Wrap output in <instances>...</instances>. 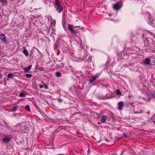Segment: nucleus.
<instances>
[{
	"label": "nucleus",
	"mask_w": 155,
	"mask_h": 155,
	"mask_svg": "<svg viewBox=\"0 0 155 155\" xmlns=\"http://www.w3.org/2000/svg\"><path fill=\"white\" fill-rule=\"evenodd\" d=\"M25 108L28 111H30V107L28 105H27L25 106Z\"/></svg>",
	"instance_id": "17"
},
{
	"label": "nucleus",
	"mask_w": 155,
	"mask_h": 155,
	"mask_svg": "<svg viewBox=\"0 0 155 155\" xmlns=\"http://www.w3.org/2000/svg\"><path fill=\"white\" fill-rule=\"evenodd\" d=\"M118 109L120 110H121L123 106V102L122 101L118 103Z\"/></svg>",
	"instance_id": "6"
},
{
	"label": "nucleus",
	"mask_w": 155,
	"mask_h": 155,
	"mask_svg": "<svg viewBox=\"0 0 155 155\" xmlns=\"http://www.w3.org/2000/svg\"><path fill=\"white\" fill-rule=\"evenodd\" d=\"M23 52L26 56H28V52L26 49H24L23 51Z\"/></svg>",
	"instance_id": "10"
},
{
	"label": "nucleus",
	"mask_w": 155,
	"mask_h": 155,
	"mask_svg": "<svg viewBox=\"0 0 155 155\" xmlns=\"http://www.w3.org/2000/svg\"><path fill=\"white\" fill-rule=\"evenodd\" d=\"M55 4H56L55 7H56V6L60 5V2L58 0H55Z\"/></svg>",
	"instance_id": "15"
},
{
	"label": "nucleus",
	"mask_w": 155,
	"mask_h": 155,
	"mask_svg": "<svg viewBox=\"0 0 155 155\" xmlns=\"http://www.w3.org/2000/svg\"><path fill=\"white\" fill-rule=\"evenodd\" d=\"M39 69L41 71H42L43 70V68H39Z\"/></svg>",
	"instance_id": "21"
},
{
	"label": "nucleus",
	"mask_w": 155,
	"mask_h": 155,
	"mask_svg": "<svg viewBox=\"0 0 155 155\" xmlns=\"http://www.w3.org/2000/svg\"><path fill=\"white\" fill-rule=\"evenodd\" d=\"M13 74L12 73H10L8 74L7 75V77L8 78H12Z\"/></svg>",
	"instance_id": "13"
},
{
	"label": "nucleus",
	"mask_w": 155,
	"mask_h": 155,
	"mask_svg": "<svg viewBox=\"0 0 155 155\" xmlns=\"http://www.w3.org/2000/svg\"><path fill=\"white\" fill-rule=\"evenodd\" d=\"M32 66V65H30L27 67L23 68V69L25 72H28L30 70V69L31 68Z\"/></svg>",
	"instance_id": "7"
},
{
	"label": "nucleus",
	"mask_w": 155,
	"mask_h": 155,
	"mask_svg": "<svg viewBox=\"0 0 155 155\" xmlns=\"http://www.w3.org/2000/svg\"><path fill=\"white\" fill-rule=\"evenodd\" d=\"M25 95V94L24 93L22 92L19 95L20 97H24Z\"/></svg>",
	"instance_id": "19"
},
{
	"label": "nucleus",
	"mask_w": 155,
	"mask_h": 155,
	"mask_svg": "<svg viewBox=\"0 0 155 155\" xmlns=\"http://www.w3.org/2000/svg\"><path fill=\"white\" fill-rule=\"evenodd\" d=\"M6 38L3 33L0 34V40L3 41L4 42L6 43Z\"/></svg>",
	"instance_id": "3"
},
{
	"label": "nucleus",
	"mask_w": 155,
	"mask_h": 155,
	"mask_svg": "<svg viewBox=\"0 0 155 155\" xmlns=\"http://www.w3.org/2000/svg\"><path fill=\"white\" fill-rule=\"evenodd\" d=\"M0 2L4 4L5 5H7V2L6 0H0Z\"/></svg>",
	"instance_id": "14"
},
{
	"label": "nucleus",
	"mask_w": 155,
	"mask_h": 155,
	"mask_svg": "<svg viewBox=\"0 0 155 155\" xmlns=\"http://www.w3.org/2000/svg\"><path fill=\"white\" fill-rule=\"evenodd\" d=\"M58 101H61V99H59V100H58Z\"/></svg>",
	"instance_id": "24"
},
{
	"label": "nucleus",
	"mask_w": 155,
	"mask_h": 155,
	"mask_svg": "<svg viewBox=\"0 0 155 155\" xmlns=\"http://www.w3.org/2000/svg\"><path fill=\"white\" fill-rule=\"evenodd\" d=\"M150 59L149 58H146L144 61L143 63L145 64L148 65L150 64Z\"/></svg>",
	"instance_id": "8"
},
{
	"label": "nucleus",
	"mask_w": 155,
	"mask_h": 155,
	"mask_svg": "<svg viewBox=\"0 0 155 155\" xmlns=\"http://www.w3.org/2000/svg\"><path fill=\"white\" fill-rule=\"evenodd\" d=\"M123 0L118 1L116 3L114 4L113 5V8L115 10H120L123 5Z\"/></svg>",
	"instance_id": "1"
},
{
	"label": "nucleus",
	"mask_w": 155,
	"mask_h": 155,
	"mask_svg": "<svg viewBox=\"0 0 155 155\" xmlns=\"http://www.w3.org/2000/svg\"><path fill=\"white\" fill-rule=\"evenodd\" d=\"M40 87H42V86H41V85H40Z\"/></svg>",
	"instance_id": "25"
},
{
	"label": "nucleus",
	"mask_w": 155,
	"mask_h": 155,
	"mask_svg": "<svg viewBox=\"0 0 155 155\" xmlns=\"http://www.w3.org/2000/svg\"><path fill=\"white\" fill-rule=\"evenodd\" d=\"M56 74V76L57 77H60L61 76V74L59 72H57Z\"/></svg>",
	"instance_id": "16"
},
{
	"label": "nucleus",
	"mask_w": 155,
	"mask_h": 155,
	"mask_svg": "<svg viewBox=\"0 0 155 155\" xmlns=\"http://www.w3.org/2000/svg\"><path fill=\"white\" fill-rule=\"evenodd\" d=\"M149 20L150 21V23L151 22H152L153 21V19L152 18H150Z\"/></svg>",
	"instance_id": "22"
},
{
	"label": "nucleus",
	"mask_w": 155,
	"mask_h": 155,
	"mask_svg": "<svg viewBox=\"0 0 155 155\" xmlns=\"http://www.w3.org/2000/svg\"><path fill=\"white\" fill-rule=\"evenodd\" d=\"M25 76L27 78H30L31 77V75L30 74H25Z\"/></svg>",
	"instance_id": "18"
},
{
	"label": "nucleus",
	"mask_w": 155,
	"mask_h": 155,
	"mask_svg": "<svg viewBox=\"0 0 155 155\" xmlns=\"http://www.w3.org/2000/svg\"><path fill=\"white\" fill-rule=\"evenodd\" d=\"M107 117L105 115H103L102 116L101 121L102 122L104 123L106 120Z\"/></svg>",
	"instance_id": "9"
},
{
	"label": "nucleus",
	"mask_w": 155,
	"mask_h": 155,
	"mask_svg": "<svg viewBox=\"0 0 155 155\" xmlns=\"http://www.w3.org/2000/svg\"><path fill=\"white\" fill-rule=\"evenodd\" d=\"M115 92L117 95H120L121 94L120 91L118 89Z\"/></svg>",
	"instance_id": "12"
},
{
	"label": "nucleus",
	"mask_w": 155,
	"mask_h": 155,
	"mask_svg": "<svg viewBox=\"0 0 155 155\" xmlns=\"http://www.w3.org/2000/svg\"><path fill=\"white\" fill-rule=\"evenodd\" d=\"M56 24V21L55 20H54L52 22V25H55Z\"/></svg>",
	"instance_id": "20"
},
{
	"label": "nucleus",
	"mask_w": 155,
	"mask_h": 155,
	"mask_svg": "<svg viewBox=\"0 0 155 155\" xmlns=\"http://www.w3.org/2000/svg\"><path fill=\"white\" fill-rule=\"evenodd\" d=\"M57 8L56 10L58 13L61 12L63 9V7L61 5H59L55 7Z\"/></svg>",
	"instance_id": "4"
},
{
	"label": "nucleus",
	"mask_w": 155,
	"mask_h": 155,
	"mask_svg": "<svg viewBox=\"0 0 155 155\" xmlns=\"http://www.w3.org/2000/svg\"><path fill=\"white\" fill-rule=\"evenodd\" d=\"M10 140V139L8 138H4L3 140V141L7 143Z\"/></svg>",
	"instance_id": "11"
},
{
	"label": "nucleus",
	"mask_w": 155,
	"mask_h": 155,
	"mask_svg": "<svg viewBox=\"0 0 155 155\" xmlns=\"http://www.w3.org/2000/svg\"><path fill=\"white\" fill-rule=\"evenodd\" d=\"M2 78V75L1 74H0V79Z\"/></svg>",
	"instance_id": "23"
},
{
	"label": "nucleus",
	"mask_w": 155,
	"mask_h": 155,
	"mask_svg": "<svg viewBox=\"0 0 155 155\" xmlns=\"http://www.w3.org/2000/svg\"><path fill=\"white\" fill-rule=\"evenodd\" d=\"M68 28L71 33L74 35H75V34L76 33V32L73 29V25L70 24H68Z\"/></svg>",
	"instance_id": "2"
},
{
	"label": "nucleus",
	"mask_w": 155,
	"mask_h": 155,
	"mask_svg": "<svg viewBox=\"0 0 155 155\" xmlns=\"http://www.w3.org/2000/svg\"><path fill=\"white\" fill-rule=\"evenodd\" d=\"M98 74H96L94 76H93L91 77V79L90 82L92 83V82L94 81L96 79L98 78Z\"/></svg>",
	"instance_id": "5"
}]
</instances>
